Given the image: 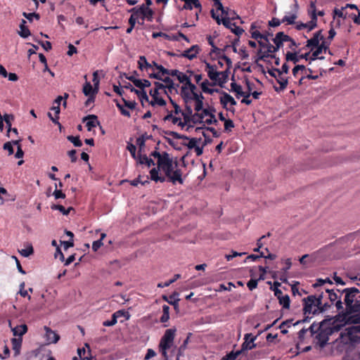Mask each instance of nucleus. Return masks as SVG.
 <instances>
[{
  "label": "nucleus",
  "instance_id": "f8f14e48",
  "mask_svg": "<svg viewBox=\"0 0 360 360\" xmlns=\"http://www.w3.org/2000/svg\"><path fill=\"white\" fill-rule=\"evenodd\" d=\"M310 58V52L305 53L304 54L298 55L297 52H290L288 51L285 53V60L286 62H292L294 64H297L300 59H304L306 60H309Z\"/></svg>",
  "mask_w": 360,
  "mask_h": 360
},
{
  "label": "nucleus",
  "instance_id": "9d476101",
  "mask_svg": "<svg viewBox=\"0 0 360 360\" xmlns=\"http://www.w3.org/2000/svg\"><path fill=\"white\" fill-rule=\"evenodd\" d=\"M328 288H316V292L314 295H312L317 299V302L319 304H322L323 307L328 310L330 308V304L328 300L327 299V295H326V292Z\"/></svg>",
  "mask_w": 360,
  "mask_h": 360
},
{
  "label": "nucleus",
  "instance_id": "5fc2aeb1",
  "mask_svg": "<svg viewBox=\"0 0 360 360\" xmlns=\"http://www.w3.org/2000/svg\"><path fill=\"white\" fill-rule=\"evenodd\" d=\"M20 141H13V143L15 145H18V150L15 155L16 158H22L24 155V152L21 148V146L20 145Z\"/></svg>",
  "mask_w": 360,
  "mask_h": 360
},
{
  "label": "nucleus",
  "instance_id": "1a4fd4ad",
  "mask_svg": "<svg viewBox=\"0 0 360 360\" xmlns=\"http://www.w3.org/2000/svg\"><path fill=\"white\" fill-rule=\"evenodd\" d=\"M330 42L327 43L326 41H323L321 44H319L316 47V49L312 53L311 56L309 58V63L316 59L323 60L325 58L323 56H319L323 51L326 52L328 51L329 54H332L330 51L329 50Z\"/></svg>",
  "mask_w": 360,
  "mask_h": 360
},
{
  "label": "nucleus",
  "instance_id": "e433bc0d",
  "mask_svg": "<svg viewBox=\"0 0 360 360\" xmlns=\"http://www.w3.org/2000/svg\"><path fill=\"white\" fill-rule=\"evenodd\" d=\"M181 115L184 117L185 123H188L191 121L193 116V110L190 106H186L184 111L181 112Z\"/></svg>",
  "mask_w": 360,
  "mask_h": 360
},
{
  "label": "nucleus",
  "instance_id": "4c0bfd02",
  "mask_svg": "<svg viewBox=\"0 0 360 360\" xmlns=\"http://www.w3.org/2000/svg\"><path fill=\"white\" fill-rule=\"evenodd\" d=\"M328 283L330 285H333V282L330 281L329 278H326L325 279L318 278L315 283L313 284V287L314 288H326L324 286L325 284Z\"/></svg>",
  "mask_w": 360,
  "mask_h": 360
},
{
  "label": "nucleus",
  "instance_id": "0e129e2a",
  "mask_svg": "<svg viewBox=\"0 0 360 360\" xmlns=\"http://www.w3.org/2000/svg\"><path fill=\"white\" fill-rule=\"evenodd\" d=\"M281 284L278 283V282H275L274 283V286H275V288L274 289V295L275 296L277 297V299L278 300L281 297H283V292L281 291V290L278 289V287L280 286Z\"/></svg>",
  "mask_w": 360,
  "mask_h": 360
},
{
  "label": "nucleus",
  "instance_id": "f257e3e1",
  "mask_svg": "<svg viewBox=\"0 0 360 360\" xmlns=\"http://www.w3.org/2000/svg\"><path fill=\"white\" fill-rule=\"evenodd\" d=\"M150 155L157 158V167H153L149 172L150 180L156 183H164L167 180L173 184L176 182L180 184H184L182 172L177 168V162H174L168 153H160L156 147Z\"/></svg>",
  "mask_w": 360,
  "mask_h": 360
},
{
  "label": "nucleus",
  "instance_id": "72a5a7b5",
  "mask_svg": "<svg viewBox=\"0 0 360 360\" xmlns=\"http://www.w3.org/2000/svg\"><path fill=\"white\" fill-rule=\"evenodd\" d=\"M209 85H211V84L207 79H205L204 82L201 83L200 86L203 92L212 95L213 94L214 92L217 93L218 91H219V89H210L208 87Z\"/></svg>",
  "mask_w": 360,
  "mask_h": 360
},
{
  "label": "nucleus",
  "instance_id": "b1692460",
  "mask_svg": "<svg viewBox=\"0 0 360 360\" xmlns=\"http://www.w3.org/2000/svg\"><path fill=\"white\" fill-rule=\"evenodd\" d=\"M51 110L54 111L55 117H53L52 116V114L51 112H48L49 117L54 124H58L59 127V129H61L62 126H61L60 123L58 122L59 114L60 112V106L53 105V106L51 108Z\"/></svg>",
  "mask_w": 360,
  "mask_h": 360
},
{
  "label": "nucleus",
  "instance_id": "5701e85b",
  "mask_svg": "<svg viewBox=\"0 0 360 360\" xmlns=\"http://www.w3.org/2000/svg\"><path fill=\"white\" fill-rule=\"evenodd\" d=\"M200 50V47L198 45H193L190 49L185 50L181 53V56L187 58L189 60H192L196 58L197 54L199 53Z\"/></svg>",
  "mask_w": 360,
  "mask_h": 360
},
{
  "label": "nucleus",
  "instance_id": "338daca9",
  "mask_svg": "<svg viewBox=\"0 0 360 360\" xmlns=\"http://www.w3.org/2000/svg\"><path fill=\"white\" fill-rule=\"evenodd\" d=\"M258 280L257 279H250L248 283L247 286L250 290H253L257 287Z\"/></svg>",
  "mask_w": 360,
  "mask_h": 360
},
{
  "label": "nucleus",
  "instance_id": "0eeeda50",
  "mask_svg": "<svg viewBox=\"0 0 360 360\" xmlns=\"http://www.w3.org/2000/svg\"><path fill=\"white\" fill-rule=\"evenodd\" d=\"M210 13L212 18L216 20V22L218 25L223 24V25L226 28H230L232 26L231 21L236 19H240L239 15L235 12V11L231 10L227 7L225 8L224 13H221L223 15L222 18H220L217 15L214 9L211 10Z\"/></svg>",
  "mask_w": 360,
  "mask_h": 360
},
{
  "label": "nucleus",
  "instance_id": "e2e57ef3",
  "mask_svg": "<svg viewBox=\"0 0 360 360\" xmlns=\"http://www.w3.org/2000/svg\"><path fill=\"white\" fill-rule=\"evenodd\" d=\"M122 101L124 103V106L131 110L135 109L136 106V103L135 101H127L124 98H122Z\"/></svg>",
  "mask_w": 360,
  "mask_h": 360
},
{
  "label": "nucleus",
  "instance_id": "4468645a",
  "mask_svg": "<svg viewBox=\"0 0 360 360\" xmlns=\"http://www.w3.org/2000/svg\"><path fill=\"white\" fill-rule=\"evenodd\" d=\"M149 94L152 96V100L148 101L150 105L165 106L166 105V101L160 96V92L157 91V89H150Z\"/></svg>",
  "mask_w": 360,
  "mask_h": 360
},
{
  "label": "nucleus",
  "instance_id": "052dcab7",
  "mask_svg": "<svg viewBox=\"0 0 360 360\" xmlns=\"http://www.w3.org/2000/svg\"><path fill=\"white\" fill-rule=\"evenodd\" d=\"M23 16L26 18L28 20L32 21L33 18H36L37 20H39L40 18V15L38 13H25L24 12L22 13Z\"/></svg>",
  "mask_w": 360,
  "mask_h": 360
},
{
  "label": "nucleus",
  "instance_id": "8fccbe9b",
  "mask_svg": "<svg viewBox=\"0 0 360 360\" xmlns=\"http://www.w3.org/2000/svg\"><path fill=\"white\" fill-rule=\"evenodd\" d=\"M231 31L237 35L238 37L243 33L244 30L237 26L235 22H232V26L229 28Z\"/></svg>",
  "mask_w": 360,
  "mask_h": 360
},
{
  "label": "nucleus",
  "instance_id": "3c124183",
  "mask_svg": "<svg viewBox=\"0 0 360 360\" xmlns=\"http://www.w3.org/2000/svg\"><path fill=\"white\" fill-rule=\"evenodd\" d=\"M345 10L346 8L345 6H342L341 8H335L333 11V18H335L336 16L341 18L342 19H345Z\"/></svg>",
  "mask_w": 360,
  "mask_h": 360
},
{
  "label": "nucleus",
  "instance_id": "9b49d317",
  "mask_svg": "<svg viewBox=\"0 0 360 360\" xmlns=\"http://www.w3.org/2000/svg\"><path fill=\"white\" fill-rule=\"evenodd\" d=\"M217 93L221 95L219 100L222 107L228 110L233 111L234 109L231 110V108H229L227 107V105L230 103L231 105H236L237 104V102L235 101V99L228 93L221 89H219V91H218Z\"/></svg>",
  "mask_w": 360,
  "mask_h": 360
},
{
  "label": "nucleus",
  "instance_id": "c03bdc74",
  "mask_svg": "<svg viewBox=\"0 0 360 360\" xmlns=\"http://www.w3.org/2000/svg\"><path fill=\"white\" fill-rule=\"evenodd\" d=\"M297 18V15L296 13H292L290 15H285L282 19V22L283 23L286 22L287 25H293Z\"/></svg>",
  "mask_w": 360,
  "mask_h": 360
},
{
  "label": "nucleus",
  "instance_id": "cd10ccee",
  "mask_svg": "<svg viewBox=\"0 0 360 360\" xmlns=\"http://www.w3.org/2000/svg\"><path fill=\"white\" fill-rule=\"evenodd\" d=\"M22 342V338H15L11 339L12 348L14 351L15 356L20 354Z\"/></svg>",
  "mask_w": 360,
  "mask_h": 360
},
{
  "label": "nucleus",
  "instance_id": "412c9836",
  "mask_svg": "<svg viewBox=\"0 0 360 360\" xmlns=\"http://www.w3.org/2000/svg\"><path fill=\"white\" fill-rule=\"evenodd\" d=\"M321 30H319L314 33L313 37L307 40L306 46L309 48L311 47L312 49L314 47L318 46L319 44H320V40L324 41V37L321 34Z\"/></svg>",
  "mask_w": 360,
  "mask_h": 360
},
{
  "label": "nucleus",
  "instance_id": "603ef678",
  "mask_svg": "<svg viewBox=\"0 0 360 360\" xmlns=\"http://www.w3.org/2000/svg\"><path fill=\"white\" fill-rule=\"evenodd\" d=\"M215 112V110L214 108H205L202 110V112L200 113L202 116V119L205 116H209L214 119V112Z\"/></svg>",
  "mask_w": 360,
  "mask_h": 360
},
{
  "label": "nucleus",
  "instance_id": "473e14b6",
  "mask_svg": "<svg viewBox=\"0 0 360 360\" xmlns=\"http://www.w3.org/2000/svg\"><path fill=\"white\" fill-rule=\"evenodd\" d=\"M349 335H351V333H347V329H345V331L341 332L340 333L339 338L337 339V340H339L340 343H342L344 345H352V342L349 339Z\"/></svg>",
  "mask_w": 360,
  "mask_h": 360
},
{
  "label": "nucleus",
  "instance_id": "680f3d73",
  "mask_svg": "<svg viewBox=\"0 0 360 360\" xmlns=\"http://www.w3.org/2000/svg\"><path fill=\"white\" fill-rule=\"evenodd\" d=\"M127 149L129 151L131 157L133 158L136 159V146L134 144L129 143L127 146Z\"/></svg>",
  "mask_w": 360,
  "mask_h": 360
},
{
  "label": "nucleus",
  "instance_id": "ddd939ff",
  "mask_svg": "<svg viewBox=\"0 0 360 360\" xmlns=\"http://www.w3.org/2000/svg\"><path fill=\"white\" fill-rule=\"evenodd\" d=\"M256 336H252L251 333H247L244 337V342L241 345V349L240 351H242L243 353L245 351L250 350L256 347V345L254 344V341L256 339Z\"/></svg>",
  "mask_w": 360,
  "mask_h": 360
},
{
  "label": "nucleus",
  "instance_id": "58836bf2",
  "mask_svg": "<svg viewBox=\"0 0 360 360\" xmlns=\"http://www.w3.org/2000/svg\"><path fill=\"white\" fill-rule=\"evenodd\" d=\"M138 65L139 68L141 70H143V68L147 69L150 68L152 67V65L147 61L146 58L143 56L139 57V59L138 60Z\"/></svg>",
  "mask_w": 360,
  "mask_h": 360
},
{
  "label": "nucleus",
  "instance_id": "6ab92c4d",
  "mask_svg": "<svg viewBox=\"0 0 360 360\" xmlns=\"http://www.w3.org/2000/svg\"><path fill=\"white\" fill-rule=\"evenodd\" d=\"M140 14H141V18L142 20H144V19H146L149 22L153 21L154 12L153 11L148 8L145 4H142L140 6Z\"/></svg>",
  "mask_w": 360,
  "mask_h": 360
},
{
  "label": "nucleus",
  "instance_id": "c85d7f7f",
  "mask_svg": "<svg viewBox=\"0 0 360 360\" xmlns=\"http://www.w3.org/2000/svg\"><path fill=\"white\" fill-rule=\"evenodd\" d=\"M300 71H301L302 74H306L307 72H312L311 69L306 68V67L303 65H296L292 70V75L294 76L295 78L297 77Z\"/></svg>",
  "mask_w": 360,
  "mask_h": 360
},
{
  "label": "nucleus",
  "instance_id": "37998d69",
  "mask_svg": "<svg viewBox=\"0 0 360 360\" xmlns=\"http://www.w3.org/2000/svg\"><path fill=\"white\" fill-rule=\"evenodd\" d=\"M279 304L283 306L284 309H289L290 300L288 295H283L278 299Z\"/></svg>",
  "mask_w": 360,
  "mask_h": 360
},
{
  "label": "nucleus",
  "instance_id": "aec40b11",
  "mask_svg": "<svg viewBox=\"0 0 360 360\" xmlns=\"http://www.w3.org/2000/svg\"><path fill=\"white\" fill-rule=\"evenodd\" d=\"M205 70L207 72V76L212 81H217L221 80L220 78H219V72L217 71V68L215 65H212L209 63H205Z\"/></svg>",
  "mask_w": 360,
  "mask_h": 360
},
{
  "label": "nucleus",
  "instance_id": "6e6552de",
  "mask_svg": "<svg viewBox=\"0 0 360 360\" xmlns=\"http://www.w3.org/2000/svg\"><path fill=\"white\" fill-rule=\"evenodd\" d=\"M176 330L175 328H169L165 330L164 335L162 337L159 347L162 355L165 360L168 359L167 349H169L173 345L175 333Z\"/></svg>",
  "mask_w": 360,
  "mask_h": 360
},
{
  "label": "nucleus",
  "instance_id": "c9c22d12",
  "mask_svg": "<svg viewBox=\"0 0 360 360\" xmlns=\"http://www.w3.org/2000/svg\"><path fill=\"white\" fill-rule=\"evenodd\" d=\"M230 86L231 91L236 93L237 98H239L241 95L244 94V91L242 90V86L240 84H238L236 82H231Z\"/></svg>",
  "mask_w": 360,
  "mask_h": 360
},
{
  "label": "nucleus",
  "instance_id": "f03ea898",
  "mask_svg": "<svg viewBox=\"0 0 360 360\" xmlns=\"http://www.w3.org/2000/svg\"><path fill=\"white\" fill-rule=\"evenodd\" d=\"M150 155L157 158V167H153L149 172L150 180L156 183H164L167 180L173 184L176 182L180 184H184L182 172L177 168V162H174L168 153H160L156 147Z\"/></svg>",
  "mask_w": 360,
  "mask_h": 360
},
{
  "label": "nucleus",
  "instance_id": "a878e982",
  "mask_svg": "<svg viewBox=\"0 0 360 360\" xmlns=\"http://www.w3.org/2000/svg\"><path fill=\"white\" fill-rule=\"evenodd\" d=\"M98 89H96V87L93 88L92 85L90 82H86L84 84L83 86V93L85 96L95 97V95L97 94Z\"/></svg>",
  "mask_w": 360,
  "mask_h": 360
},
{
  "label": "nucleus",
  "instance_id": "f3484780",
  "mask_svg": "<svg viewBox=\"0 0 360 360\" xmlns=\"http://www.w3.org/2000/svg\"><path fill=\"white\" fill-rule=\"evenodd\" d=\"M245 84L247 86V91H244V94L241 95L240 96H243V98L241 100L242 103H245L246 105H250L252 103V100L250 99V96H252V93L253 91V86L254 84L250 82L248 79H245Z\"/></svg>",
  "mask_w": 360,
  "mask_h": 360
},
{
  "label": "nucleus",
  "instance_id": "dca6fc26",
  "mask_svg": "<svg viewBox=\"0 0 360 360\" xmlns=\"http://www.w3.org/2000/svg\"><path fill=\"white\" fill-rule=\"evenodd\" d=\"M347 333H350L349 339L352 342V345L359 343L360 342V327L352 326L346 328Z\"/></svg>",
  "mask_w": 360,
  "mask_h": 360
},
{
  "label": "nucleus",
  "instance_id": "a211bd4d",
  "mask_svg": "<svg viewBox=\"0 0 360 360\" xmlns=\"http://www.w3.org/2000/svg\"><path fill=\"white\" fill-rule=\"evenodd\" d=\"M45 338L48 344L56 343L59 339L60 335L55 331L52 330L49 327L44 326Z\"/></svg>",
  "mask_w": 360,
  "mask_h": 360
},
{
  "label": "nucleus",
  "instance_id": "4be33fe9",
  "mask_svg": "<svg viewBox=\"0 0 360 360\" xmlns=\"http://www.w3.org/2000/svg\"><path fill=\"white\" fill-rule=\"evenodd\" d=\"M86 120V127H87V130L89 131H91L93 128L100 124V122L98 120V117L95 115H89L84 117L83 122Z\"/></svg>",
  "mask_w": 360,
  "mask_h": 360
},
{
  "label": "nucleus",
  "instance_id": "13d9d810",
  "mask_svg": "<svg viewBox=\"0 0 360 360\" xmlns=\"http://www.w3.org/2000/svg\"><path fill=\"white\" fill-rule=\"evenodd\" d=\"M191 122H192L193 124L202 123L203 120L202 115L196 112L193 115Z\"/></svg>",
  "mask_w": 360,
  "mask_h": 360
},
{
  "label": "nucleus",
  "instance_id": "a19ab883",
  "mask_svg": "<svg viewBox=\"0 0 360 360\" xmlns=\"http://www.w3.org/2000/svg\"><path fill=\"white\" fill-rule=\"evenodd\" d=\"M120 312H115L111 317L110 320L105 321L103 323L104 326H112L115 325L117 322V318L119 317Z\"/></svg>",
  "mask_w": 360,
  "mask_h": 360
},
{
  "label": "nucleus",
  "instance_id": "de8ad7c7",
  "mask_svg": "<svg viewBox=\"0 0 360 360\" xmlns=\"http://www.w3.org/2000/svg\"><path fill=\"white\" fill-rule=\"evenodd\" d=\"M251 37L252 38L258 40L259 39H264L266 42H268V37L262 34H261L259 31L255 30L251 32Z\"/></svg>",
  "mask_w": 360,
  "mask_h": 360
},
{
  "label": "nucleus",
  "instance_id": "774afa93",
  "mask_svg": "<svg viewBox=\"0 0 360 360\" xmlns=\"http://www.w3.org/2000/svg\"><path fill=\"white\" fill-rule=\"evenodd\" d=\"M348 18L352 19L353 22L355 24L360 25V16L358 15V13L356 14V13H351L348 14Z\"/></svg>",
  "mask_w": 360,
  "mask_h": 360
},
{
  "label": "nucleus",
  "instance_id": "bf43d9fd",
  "mask_svg": "<svg viewBox=\"0 0 360 360\" xmlns=\"http://www.w3.org/2000/svg\"><path fill=\"white\" fill-rule=\"evenodd\" d=\"M177 79L179 81L180 83L184 84V86H185L188 83V82L191 80L189 77H188L186 74L181 72H180V75H178Z\"/></svg>",
  "mask_w": 360,
  "mask_h": 360
},
{
  "label": "nucleus",
  "instance_id": "f704fd0d",
  "mask_svg": "<svg viewBox=\"0 0 360 360\" xmlns=\"http://www.w3.org/2000/svg\"><path fill=\"white\" fill-rule=\"evenodd\" d=\"M187 87L190 89L191 94L195 91L196 86L192 84L191 80L188 83L181 87V92L186 98H189L190 94L186 91Z\"/></svg>",
  "mask_w": 360,
  "mask_h": 360
},
{
  "label": "nucleus",
  "instance_id": "2eb2a0df",
  "mask_svg": "<svg viewBox=\"0 0 360 360\" xmlns=\"http://www.w3.org/2000/svg\"><path fill=\"white\" fill-rule=\"evenodd\" d=\"M275 79L279 84V87L274 86L275 91L277 92L284 91L288 84V77L283 76V75L281 74L279 70L278 71V73H276V77Z\"/></svg>",
  "mask_w": 360,
  "mask_h": 360
},
{
  "label": "nucleus",
  "instance_id": "7ed1b4c3",
  "mask_svg": "<svg viewBox=\"0 0 360 360\" xmlns=\"http://www.w3.org/2000/svg\"><path fill=\"white\" fill-rule=\"evenodd\" d=\"M351 288H356V287L346 288L342 290H339L338 288H327L326 292H325L327 295V299L328 300L330 307L332 305H335L337 309V311L340 314H342L345 319H347L348 321L352 322V320L359 316V312H351L348 310L347 302L345 301L346 299V291L347 290H350Z\"/></svg>",
  "mask_w": 360,
  "mask_h": 360
},
{
  "label": "nucleus",
  "instance_id": "864d4df0",
  "mask_svg": "<svg viewBox=\"0 0 360 360\" xmlns=\"http://www.w3.org/2000/svg\"><path fill=\"white\" fill-rule=\"evenodd\" d=\"M55 187H56V189L53 193V195L54 196L55 199L65 198V194L60 189L57 188H58L57 184H55Z\"/></svg>",
  "mask_w": 360,
  "mask_h": 360
},
{
  "label": "nucleus",
  "instance_id": "79ce46f5",
  "mask_svg": "<svg viewBox=\"0 0 360 360\" xmlns=\"http://www.w3.org/2000/svg\"><path fill=\"white\" fill-rule=\"evenodd\" d=\"M51 210H58L64 215H68L70 213V211L72 209V207H69L65 209V207L61 205H52L51 206Z\"/></svg>",
  "mask_w": 360,
  "mask_h": 360
},
{
  "label": "nucleus",
  "instance_id": "bb28decb",
  "mask_svg": "<svg viewBox=\"0 0 360 360\" xmlns=\"http://www.w3.org/2000/svg\"><path fill=\"white\" fill-rule=\"evenodd\" d=\"M11 330L14 336L22 338V336L27 332V326L26 324L18 325L12 328Z\"/></svg>",
  "mask_w": 360,
  "mask_h": 360
},
{
  "label": "nucleus",
  "instance_id": "7c9ffc66",
  "mask_svg": "<svg viewBox=\"0 0 360 360\" xmlns=\"http://www.w3.org/2000/svg\"><path fill=\"white\" fill-rule=\"evenodd\" d=\"M27 22L25 20H22L20 24V30L18 32L19 35L22 38H27L30 35V31L26 26Z\"/></svg>",
  "mask_w": 360,
  "mask_h": 360
},
{
  "label": "nucleus",
  "instance_id": "09e8293b",
  "mask_svg": "<svg viewBox=\"0 0 360 360\" xmlns=\"http://www.w3.org/2000/svg\"><path fill=\"white\" fill-rule=\"evenodd\" d=\"M34 252V249L32 245H29L25 249H22L20 251V253L22 256L25 257H27L32 255Z\"/></svg>",
  "mask_w": 360,
  "mask_h": 360
},
{
  "label": "nucleus",
  "instance_id": "2f4dec72",
  "mask_svg": "<svg viewBox=\"0 0 360 360\" xmlns=\"http://www.w3.org/2000/svg\"><path fill=\"white\" fill-rule=\"evenodd\" d=\"M131 92H134L138 97L139 98L142 105H143V101L148 102L149 98L146 94V91L144 89H136L134 87H131Z\"/></svg>",
  "mask_w": 360,
  "mask_h": 360
},
{
  "label": "nucleus",
  "instance_id": "4d7b16f0",
  "mask_svg": "<svg viewBox=\"0 0 360 360\" xmlns=\"http://www.w3.org/2000/svg\"><path fill=\"white\" fill-rule=\"evenodd\" d=\"M242 354V351L238 350L236 352H231L226 354L224 357L226 360H235L240 354Z\"/></svg>",
  "mask_w": 360,
  "mask_h": 360
},
{
  "label": "nucleus",
  "instance_id": "6e6d98bb",
  "mask_svg": "<svg viewBox=\"0 0 360 360\" xmlns=\"http://www.w3.org/2000/svg\"><path fill=\"white\" fill-rule=\"evenodd\" d=\"M146 180L144 181H142L141 180V176H139L136 179L132 180L130 181V184L131 186H137L139 184H142V185H145L146 184H148L149 181H148V176L146 177Z\"/></svg>",
  "mask_w": 360,
  "mask_h": 360
},
{
  "label": "nucleus",
  "instance_id": "a18cd8bd",
  "mask_svg": "<svg viewBox=\"0 0 360 360\" xmlns=\"http://www.w3.org/2000/svg\"><path fill=\"white\" fill-rule=\"evenodd\" d=\"M161 81H162L163 82L165 83V86H166V89H168V90L170 92H172V91L173 89H175V86H174L173 80L170 77H165V78H162V79H161Z\"/></svg>",
  "mask_w": 360,
  "mask_h": 360
},
{
  "label": "nucleus",
  "instance_id": "39448f33",
  "mask_svg": "<svg viewBox=\"0 0 360 360\" xmlns=\"http://www.w3.org/2000/svg\"><path fill=\"white\" fill-rule=\"evenodd\" d=\"M302 302L304 315V319L302 320L303 322L307 321L308 319H311L310 315L319 314L327 311L322 304H319L317 299L312 295L303 298Z\"/></svg>",
  "mask_w": 360,
  "mask_h": 360
},
{
  "label": "nucleus",
  "instance_id": "69168bd1",
  "mask_svg": "<svg viewBox=\"0 0 360 360\" xmlns=\"http://www.w3.org/2000/svg\"><path fill=\"white\" fill-rule=\"evenodd\" d=\"M274 43L275 44V48L276 51H278L280 48H281L283 46V42L281 41L280 37L276 34L275 38L273 39Z\"/></svg>",
  "mask_w": 360,
  "mask_h": 360
},
{
  "label": "nucleus",
  "instance_id": "ea45409f",
  "mask_svg": "<svg viewBox=\"0 0 360 360\" xmlns=\"http://www.w3.org/2000/svg\"><path fill=\"white\" fill-rule=\"evenodd\" d=\"M13 120H14V116L11 114H4L2 117V120L6 122V126L8 127V131H7L8 134H9V132L11 130V126H12L11 121H13ZM8 136H9V134H8Z\"/></svg>",
  "mask_w": 360,
  "mask_h": 360
},
{
  "label": "nucleus",
  "instance_id": "49530a36",
  "mask_svg": "<svg viewBox=\"0 0 360 360\" xmlns=\"http://www.w3.org/2000/svg\"><path fill=\"white\" fill-rule=\"evenodd\" d=\"M67 139L73 143L75 147H81L82 146V142L79 139V136H74L70 135L67 137Z\"/></svg>",
  "mask_w": 360,
  "mask_h": 360
},
{
  "label": "nucleus",
  "instance_id": "c756f323",
  "mask_svg": "<svg viewBox=\"0 0 360 360\" xmlns=\"http://www.w3.org/2000/svg\"><path fill=\"white\" fill-rule=\"evenodd\" d=\"M309 17L311 18L310 21L305 23V28L308 30V32L311 31L317 26L316 13H314V11H313L312 13L311 14V16Z\"/></svg>",
  "mask_w": 360,
  "mask_h": 360
},
{
  "label": "nucleus",
  "instance_id": "20e7f679",
  "mask_svg": "<svg viewBox=\"0 0 360 360\" xmlns=\"http://www.w3.org/2000/svg\"><path fill=\"white\" fill-rule=\"evenodd\" d=\"M335 327H332L328 323V327H325L323 325H318L314 323L309 327V333L311 336L314 338V341L316 345L323 348L328 343L329 336L331 335Z\"/></svg>",
  "mask_w": 360,
  "mask_h": 360
},
{
  "label": "nucleus",
  "instance_id": "393cba45",
  "mask_svg": "<svg viewBox=\"0 0 360 360\" xmlns=\"http://www.w3.org/2000/svg\"><path fill=\"white\" fill-rule=\"evenodd\" d=\"M184 2L183 9L192 10L193 7L199 8L200 11L202 9V6L199 0H181Z\"/></svg>",
  "mask_w": 360,
  "mask_h": 360
},
{
  "label": "nucleus",
  "instance_id": "423d86ee",
  "mask_svg": "<svg viewBox=\"0 0 360 360\" xmlns=\"http://www.w3.org/2000/svg\"><path fill=\"white\" fill-rule=\"evenodd\" d=\"M347 309L351 312H359L358 317L352 320V323H360V289L351 288L346 291Z\"/></svg>",
  "mask_w": 360,
  "mask_h": 360
}]
</instances>
